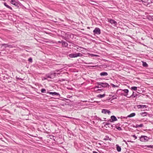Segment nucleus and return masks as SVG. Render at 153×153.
Instances as JSON below:
<instances>
[{"instance_id":"3c124183","label":"nucleus","mask_w":153,"mask_h":153,"mask_svg":"<svg viewBox=\"0 0 153 153\" xmlns=\"http://www.w3.org/2000/svg\"><path fill=\"white\" fill-rule=\"evenodd\" d=\"M128 142H132V143H133L134 142L133 141H128Z\"/></svg>"},{"instance_id":"c85d7f7f","label":"nucleus","mask_w":153,"mask_h":153,"mask_svg":"<svg viewBox=\"0 0 153 153\" xmlns=\"http://www.w3.org/2000/svg\"><path fill=\"white\" fill-rule=\"evenodd\" d=\"M115 127L117 129L119 130L120 131V130H122V128L120 127V126L117 127V126L115 125Z\"/></svg>"},{"instance_id":"8fccbe9b","label":"nucleus","mask_w":153,"mask_h":153,"mask_svg":"<svg viewBox=\"0 0 153 153\" xmlns=\"http://www.w3.org/2000/svg\"><path fill=\"white\" fill-rule=\"evenodd\" d=\"M98 120H100V121H102V120H101V119H100V118L99 117V119H98Z\"/></svg>"},{"instance_id":"49530a36","label":"nucleus","mask_w":153,"mask_h":153,"mask_svg":"<svg viewBox=\"0 0 153 153\" xmlns=\"http://www.w3.org/2000/svg\"><path fill=\"white\" fill-rule=\"evenodd\" d=\"M8 47H10V48H11V47H12V45H8Z\"/></svg>"},{"instance_id":"a18cd8bd","label":"nucleus","mask_w":153,"mask_h":153,"mask_svg":"<svg viewBox=\"0 0 153 153\" xmlns=\"http://www.w3.org/2000/svg\"><path fill=\"white\" fill-rule=\"evenodd\" d=\"M67 89L68 90H72L73 88H67Z\"/></svg>"},{"instance_id":"aec40b11","label":"nucleus","mask_w":153,"mask_h":153,"mask_svg":"<svg viewBox=\"0 0 153 153\" xmlns=\"http://www.w3.org/2000/svg\"><path fill=\"white\" fill-rule=\"evenodd\" d=\"M135 113H133L130 114L128 115L127 116V117H131L134 116L135 115Z\"/></svg>"},{"instance_id":"0e129e2a","label":"nucleus","mask_w":153,"mask_h":153,"mask_svg":"<svg viewBox=\"0 0 153 153\" xmlns=\"http://www.w3.org/2000/svg\"><path fill=\"white\" fill-rule=\"evenodd\" d=\"M152 148H153V146H152Z\"/></svg>"},{"instance_id":"f03ea898","label":"nucleus","mask_w":153,"mask_h":153,"mask_svg":"<svg viewBox=\"0 0 153 153\" xmlns=\"http://www.w3.org/2000/svg\"><path fill=\"white\" fill-rule=\"evenodd\" d=\"M139 137L140 141L143 142H147L151 139L150 138L145 135H142L140 137Z\"/></svg>"},{"instance_id":"13d9d810","label":"nucleus","mask_w":153,"mask_h":153,"mask_svg":"<svg viewBox=\"0 0 153 153\" xmlns=\"http://www.w3.org/2000/svg\"><path fill=\"white\" fill-rule=\"evenodd\" d=\"M105 123H106L105 122H103V124H105Z\"/></svg>"},{"instance_id":"c9c22d12","label":"nucleus","mask_w":153,"mask_h":153,"mask_svg":"<svg viewBox=\"0 0 153 153\" xmlns=\"http://www.w3.org/2000/svg\"><path fill=\"white\" fill-rule=\"evenodd\" d=\"M101 88V86H100V85H98V86H95V87H94V88Z\"/></svg>"},{"instance_id":"b1692460","label":"nucleus","mask_w":153,"mask_h":153,"mask_svg":"<svg viewBox=\"0 0 153 153\" xmlns=\"http://www.w3.org/2000/svg\"><path fill=\"white\" fill-rule=\"evenodd\" d=\"M103 90L102 89H98L97 90L95 91L97 93H100L101 91H102Z\"/></svg>"},{"instance_id":"ddd939ff","label":"nucleus","mask_w":153,"mask_h":153,"mask_svg":"<svg viewBox=\"0 0 153 153\" xmlns=\"http://www.w3.org/2000/svg\"><path fill=\"white\" fill-rule=\"evenodd\" d=\"M62 45L63 47H67L68 46V44L66 42L63 41L62 43Z\"/></svg>"},{"instance_id":"864d4df0","label":"nucleus","mask_w":153,"mask_h":153,"mask_svg":"<svg viewBox=\"0 0 153 153\" xmlns=\"http://www.w3.org/2000/svg\"><path fill=\"white\" fill-rule=\"evenodd\" d=\"M118 125V126H120V123H118V124H117Z\"/></svg>"},{"instance_id":"dca6fc26","label":"nucleus","mask_w":153,"mask_h":153,"mask_svg":"<svg viewBox=\"0 0 153 153\" xmlns=\"http://www.w3.org/2000/svg\"><path fill=\"white\" fill-rule=\"evenodd\" d=\"M105 94H99L97 95V97H98V98H102V97H105Z\"/></svg>"},{"instance_id":"f8f14e48","label":"nucleus","mask_w":153,"mask_h":153,"mask_svg":"<svg viewBox=\"0 0 153 153\" xmlns=\"http://www.w3.org/2000/svg\"><path fill=\"white\" fill-rule=\"evenodd\" d=\"M108 75V73L105 72H102L100 74V75L101 76H107Z\"/></svg>"},{"instance_id":"37998d69","label":"nucleus","mask_w":153,"mask_h":153,"mask_svg":"<svg viewBox=\"0 0 153 153\" xmlns=\"http://www.w3.org/2000/svg\"><path fill=\"white\" fill-rule=\"evenodd\" d=\"M113 125H110V126H108V127L110 128H112L113 127Z\"/></svg>"},{"instance_id":"4c0bfd02","label":"nucleus","mask_w":153,"mask_h":153,"mask_svg":"<svg viewBox=\"0 0 153 153\" xmlns=\"http://www.w3.org/2000/svg\"><path fill=\"white\" fill-rule=\"evenodd\" d=\"M143 126V124H140V125H138V127H142Z\"/></svg>"},{"instance_id":"473e14b6","label":"nucleus","mask_w":153,"mask_h":153,"mask_svg":"<svg viewBox=\"0 0 153 153\" xmlns=\"http://www.w3.org/2000/svg\"><path fill=\"white\" fill-rule=\"evenodd\" d=\"M111 85L112 86V87H114V88L118 87V86L117 85H114V84H112V83H111Z\"/></svg>"},{"instance_id":"a19ab883","label":"nucleus","mask_w":153,"mask_h":153,"mask_svg":"<svg viewBox=\"0 0 153 153\" xmlns=\"http://www.w3.org/2000/svg\"><path fill=\"white\" fill-rule=\"evenodd\" d=\"M133 127L134 128H138V125L137 124L136 126L133 125Z\"/></svg>"},{"instance_id":"6ab92c4d","label":"nucleus","mask_w":153,"mask_h":153,"mask_svg":"<svg viewBox=\"0 0 153 153\" xmlns=\"http://www.w3.org/2000/svg\"><path fill=\"white\" fill-rule=\"evenodd\" d=\"M4 6H6L7 7L10 9L11 10H13L12 8L10 6H9L8 5L6 2H4Z\"/></svg>"},{"instance_id":"79ce46f5","label":"nucleus","mask_w":153,"mask_h":153,"mask_svg":"<svg viewBox=\"0 0 153 153\" xmlns=\"http://www.w3.org/2000/svg\"><path fill=\"white\" fill-rule=\"evenodd\" d=\"M132 136L133 137H134L135 138V139H137V137L135 136V135L134 134L132 135Z\"/></svg>"},{"instance_id":"1a4fd4ad","label":"nucleus","mask_w":153,"mask_h":153,"mask_svg":"<svg viewBox=\"0 0 153 153\" xmlns=\"http://www.w3.org/2000/svg\"><path fill=\"white\" fill-rule=\"evenodd\" d=\"M47 93H48L50 94H51L53 96L54 95H56V96H60V95L58 93H57L55 92H50L49 91H47Z\"/></svg>"},{"instance_id":"412c9836","label":"nucleus","mask_w":153,"mask_h":153,"mask_svg":"<svg viewBox=\"0 0 153 153\" xmlns=\"http://www.w3.org/2000/svg\"><path fill=\"white\" fill-rule=\"evenodd\" d=\"M46 76L47 77V78H49L50 79H53L54 78V76H51L50 74H46Z\"/></svg>"},{"instance_id":"e433bc0d","label":"nucleus","mask_w":153,"mask_h":153,"mask_svg":"<svg viewBox=\"0 0 153 153\" xmlns=\"http://www.w3.org/2000/svg\"><path fill=\"white\" fill-rule=\"evenodd\" d=\"M112 100H114V99H116L117 98V97H116L114 95H113L112 96Z\"/></svg>"},{"instance_id":"9d476101","label":"nucleus","mask_w":153,"mask_h":153,"mask_svg":"<svg viewBox=\"0 0 153 153\" xmlns=\"http://www.w3.org/2000/svg\"><path fill=\"white\" fill-rule=\"evenodd\" d=\"M102 112L105 114L107 113L108 114H111L110 111L106 109H102Z\"/></svg>"},{"instance_id":"09e8293b","label":"nucleus","mask_w":153,"mask_h":153,"mask_svg":"<svg viewBox=\"0 0 153 153\" xmlns=\"http://www.w3.org/2000/svg\"><path fill=\"white\" fill-rule=\"evenodd\" d=\"M123 141L125 142L127 144V145H128V143H127V142L125 140H123Z\"/></svg>"},{"instance_id":"bf43d9fd","label":"nucleus","mask_w":153,"mask_h":153,"mask_svg":"<svg viewBox=\"0 0 153 153\" xmlns=\"http://www.w3.org/2000/svg\"><path fill=\"white\" fill-rule=\"evenodd\" d=\"M48 42V43H49V41H47V42Z\"/></svg>"},{"instance_id":"7ed1b4c3","label":"nucleus","mask_w":153,"mask_h":153,"mask_svg":"<svg viewBox=\"0 0 153 153\" xmlns=\"http://www.w3.org/2000/svg\"><path fill=\"white\" fill-rule=\"evenodd\" d=\"M96 84L98 85H100L101 87H102L103 88H109L110 87L109 85L106 82H97L96 83Z\"/></svg>"},{"instance_id":"423d86ee","label":"nucleus","mask_w":153,"mask_h":153,"mask_svg":"<svg viewBox=\"0 0 153 153\" xmlns=\"http://www.w3.org/2000/svg\"><path fill=\"white\" fill-rule=\"evenodd\" d=\"M10 3L12 4L15 5L17 8H18L20 6L21 3H20L16 2L15 0H11Z\"/></svg>"},{"instance_id":"ea45409f","label":"nucleus","mask_w":153,"mask_h":153,"mask_svg":"<svg viewBox=\"0 0 153 153\" xmlns=\"http://www.w3.org/2000/svg\"><path fill=\"white\" fill-rule=\"evenodd\" d=\"M111 125V124H110L109 123H105V125L104 126H105L106 125L108 126V125Z\"/></svg>"},{"instance_id":"052dcab7","label":"nucleus","mask_w":153,"mask_h":153,"mask_svg":"<svg viewBox=\"0 0 153 153\" xmlns=\"http://www.w3.org/2000/svg\"><path fill=\"white\" fill-rule=\"evenodd\" d=\"M44 79H46L47 78H44Z\"/></svg>"},{"instance_id":"69168bd1","label":"nucleus","mask_w":153,"mask_h":153,"mask_svg":"<svg viewBox=\"0 0 153 153\" xmlns=\"http://www.w3.org/2000/svg\"><path fill=\"white\" fill-rule=\"evenodd\" d=\"M145 148H146L147 147H144Z\"/></svg>"},{"instance_id":"72a5a7b5","label":"nucleus","mask_w":153,"mask_h":153,"mask_svg":"<svg viewBox=\"0 0 153 153\" xmlns=\"http://www.w3.org/2000/svg\"><path fill=\"white\" fill-rule=\"evenodd\" d=\"M89 55L91 57L97 56H98L97 55L94 54H89Z\"/></svg>"},{"instance_id":"e2e57ef3","label":"nucleus","mask_w":153,"mask_h":153,"mask_svg":"<svg viewBox=\"0 0 153 153\" xmlns=\"http://www.w3.org/2000/svg\"><path fill=\"white\" fill-rule=\"evenodd\" d=\"M56 71H59V70H57Z\"/></svg>"},{"instance_id":"c756f323","label":"nucleus","mask_w":153,"mask_h":153,"mask_svg":"<svg viewBox=\"0 0 153 153\" xmlns=\"http://www.w3.org/2000/svg\"><path fill=\"white\" fill-rule=\"evenodd\" d=\"M1 45L2 46H4L5 48L8 47V45L7 44H1Z\"/></svg>"},{"instance_id":"0eeeda50","label":"nucleus","mask_w":153,"mask_h":153,"mask_svg":"<svg viewBox=\"0 0 153 153\" xmlns=\"http://www.w3.org/2000/svg\"><path fill=\"white\" fill-rule=\"evenodd\" d=\"M108 22L111 24H113L114 26H116L117 25V23L114 20L110 19H108Z\"/></svg>"},{"instance_id":"20e7f679","label":"nucleus","mask_w":153,"mask_h":153,"mask_svg":"<svg viewBox=\"0 0 153 153\" xmlns=\"http://www.w3.org/2000/svg\"><path fill=\"white\" fill-rule=\"evenodd\" d=\"M69 56L70 58H75L78 56L82 57L83 55L80 53H72L69 55Z\"/></svg>"},{"instance_id":"f257e3e1","label":"nucleus","mask_w":153,"mask_h":153,"mask_svg":"<svg viewBox=\"0 0 153 153\" xmlns=\"http://www.w3.org/2000/svg\"><path fill=\"white\" fill-rule=\"evenodd\" d=\"M121 89H119L117 91V93H118L120 94L121 95H123L124 96L127 97L128 98H129V97H128V93L129 92V91L127 89H125L123 90L124 92V94L122 93V91Z\"/></svg>"},{"instance_id":"6e6552de","label":"nucleus","mask_w":153,"mask_h":153,"mask_svg":"<svg viewBox=\"0 0 153 153\" xmlns=\"http://www.w3.org/2000/svg\"><path fill=\"white\" fill-rule=\"evenodd\" d=\"M117 120L116 117L112 115L111 117V119L108 120V122H113L115 121H116Z\"/></svg>"},{"instance_id":"603ef678","label":"nucleus","mask_w":153,"mask_h":153,"mask_svg":"<svg viewBox=\"0 0 153 153\" xmlns=\"http://www.w3.org/2000/svg\"><path fill=\"white\" fill-rule=\"evenodd\" d=\"M151 19H152V20H153V16H152Z\"/></svg>"},{"instance_id":"338daca9","label":"nucleus","mask_w":153,"mask_h":153,"mask_svg":"<svg viewBox=\"0 0 153 153\" xmlns=\"http://www.w3.org/2000/svg\"><path fill=\"white\" fill-rule=\"evenodd\" d=\"M124 123H126V122H124Z\"/></svg>"},{"instance_id":"a211bd4d","label":"nucleus","mask_w":153,"mask_h":153,"mask_svg":"<svg viewBox=\"0 0 153 153\" xmlns=\"http://www.w3.org/2000/svg\"><path fill=\"white\" fill-rule=\"evenodd\" d=\"M116 146L117 150V151L118 152H120L121 151V147L120 146L118 145H117V144L116 145Z\"/></svg>"},{"instance_id":"6e6d98bb","label":"nucleus","mask_w":153,"mask_h":153,"mask_svg":"<svg viewBox=\"0 0 153 153\" xmlns=\"http://www.w3.org/2000/svg\"><path fill=\"white\" fill-rule=\"evenodd\" d=\"M66 37H65V38H64V39L65 40H66Z\"/></svg>"},{"instance_id":"9b49d317","label":"nucleus","mask_w":153,"mask_h":153,"mask_svg":"<svg viewBox=\"0 0 153 153\" xmlns=\"http://www.w3.org/2000/svg\"><path fill=\"white\" fill-rule=\"evenodd\" d=\"M137 107L138 108H146L147 107V106L146 105H137Z\"/></svg>"},{"instance_id":"bb28decb","label":"nucleus","mask_w":153,"mask_h":153,"mask_svg":"<svg viewBox=\"0 0 153 153\" xmlns=\"http://www.w3.org/2000/svg\"><path fill=\"white\" fill-rule=\"evenodd\" d=\"M137 87L136 86L132 87L131 88V89L132 90H134V91H136L137 90Z\"/></svg>"},{"instance_id":"4d7b16f0","label":"nucleus","mask_w":153,"mask_h":153,"mask_svg":"<svg viewBox=\"0 0 153 153\" xmlns=\"http://www.w3.org/2000/svg\"><path fill=\"white\" fill-rule=\"evenodd\" d=\"M66 100H69L68 99H66Z\"/></svg>"},{"instance_id":"5fc2aeb1","label":"nucleus","mask_w":153,"mask_h":153,"mask_svg":"<svg viewBox=\"0 0 153 153\" xmlns=\"http://www.w3.org/2000/svg\"><path fill=\"white\" fill-rule=\"evenodd\" d=\"M94 102H99L95 101H94Z\"/></svg>"},{"instance_id":"58836bf2","label":"nucleus","mask_w":153,"mask_h":153,"mask_svg":"<svg viewBox=\"0 0 153 153\" xmlns=\"http://www.w3.org/2000/svg\"><path fill=\"white\" fill-rule=\"evenodd\" d=\"M94 119H95V120H98V119H99V117H97V116H95L94 117Z\"/></svg>"},{"instance_id":"39448f33","label":"nucleus","mask_w":153,"mask_h":153,"mask_svg":"<svg viewBox=\"0 0 153 153\" xmlns=\"http://www.w3.org/2000/svg\"><path fill=\"white\" fill-rule=\"evenodd\" d=\"M93 32L94 35L96 34L100 35L101 33V30L99 28L96 27L94 30Z\"/></svg>"},{"instance_id":"a878e982","label":"nucleus","mask_w":153,"mask_h":153,"mask_svg":"<svg viewBox=\"0 0 153 153\" xmlns=\"http://www.w3.org/2000/svg\"><path fill=\"white\" fill-rule=\"evenodd\" d=\"M111 139H109V137L108 136H105V137L104 138V140H111Z\"/></svg>"},{"instance_id":"f3484780","label":"nucleus","mask_w":153,"mask_h":153,"mask_svg":"<svg viewBox=\"0 0 153 153\" xmlns=\"http://www.w3.org/2000/svg\"><path fill=\"white\" fill-rule=\"evenodd\" d=\"M59 74V73H56L54 72H51L50 74V76H54V78L55 77V76H56V74Z\"/></svg>"},{"instance_id":"4468645a","label":"nucleus","mask_w":153,"mask_h":153,"mask_svg":"<svg viewBox=\"0 0 153 153\" xmlns=\"http://www.w3.org/2000/svg\"><path fill=\"white\" fill-rule=\"evenodd\" d=\"M143 63V66L145 68H147L148 67V65L146 63V62L144 61H142Z\"/></svg>"},{"instance_id":"2f4dec72","label":"nucleus","mask_w":153,"mask_h":153,"mask_svg":"<svg viewBox=\"0 0 153 153\" xmlns=\"http://www.w3.org/2000/svg\"><path fill=\"white\" fill-rule=\"evenodd\" d=\"M28 61L30 63H32L33 61L31 57H30L28 59Z\"/></svg>"},{"instance_id":"7c9ffc66","label":"nucleus","mask_w":153,"mask_h":153,"mask_svg":"<svg viewBox=\"0 0 153 153\" xmlns=\"http://www.w3.org/2000/svg\"><path fill=\"white\" fill-rule=\"evenodd\" d=\"M128 117H127H127H123L122 116H121L120 117H118V118H120L121 119H127V118H128Z\"/></svg>"},{"instance_id":"4be33fe9","label":"nucleus","mask_w":153,"mask_h":153,"mask_svg":"<svg viewBox=\"0 0 153 153\" xmlns=\"http://www.w3.org/2000/svg\"><path fill=\"white\" fill-rule=\"evenodd\" d=\"M147 114L148 113L146 112H144L140 113V114L143 117L146 116Z\"/></svg>"},{"instance_id":"c03bdc74","label":"nucleus","mask_w":153,"mask_h":153,"mask_svg":"<svg viewBox=\"0 0 153 153\" xmlns=\"http://www.w3.org/2000/svg\"><path fill=\"white\" fill-rule=\"evenodd\" d=\"M63 40H62V41H59L58 42V43H62V42H63Z\"/></svg>"},{"instance_id":"680f3d73","label":"nucleus","mask_w":153,"mask_h":153,"mask_svg":"<svg viewBox=\"0 0 153 153\" xmlns=\"http://www.w3.org/2000/svg\"><path fill=\"white\" fill-rule=\"evenodd\" d=\"M68 96H69V95H68L67 96V98H69V97H68ZM69 98H70V97H69Z\"/></svg>"},{"instance_id":"cd10ccee","label":"nucleus","mask_w":153,"mask_h":153,"mask_svg":"<svg viewBox=\"0 0 153 153\" xmlns=\"http://www.w3.org/2000/svg\"><path fill=\"white\" fill-rule=\"evenodd\" d=\"M41 92L42 93H46V90L45 88H42L41 90Z\"/></svg>"},{"instance_id":"5701e85b","label":"nucleus","mask_w":153,"mask_h":153,"mask_svg":"<svg viewBox=\"0 0 153 153\" xmlns=\"http://www.w3.org/2000/svg\"><path fill=\"white\" fill-rule=\"evenodd\" d=\"M138 95L137 94H134V92H133L132 94L130 96L129 98H131L132 97H135Z\"/></svg>"},{"instance_id":"2eb2a0df","label":"nucleus","mask_w":153,"mask_h":153,"mask_svg":"<svg viewBox=\"0 0 153 153\" xmlns=\"http://www.w3.org/2000/svg\"><path fill=\"white\" fill-rule=\"evenodd\" d=\"M140 146L142 148H144V149H146V148H145L144 147H147L148 148H152V146H151V145H145V146L141 145V146Z\"/></svg>"},{"instance_id":"393cba45","label":"nucleus","mask_w":153,"mask_h":153,"mask_svg":"<svg viewBox=\"0 0 153 153\" xmlns=\"http://www.w3.org/2000/svg\"><path fill=\"white\" fill-rule=\"evenodd\" d=\"M147 2L148 4H150L153 3V0H147Z\"/></svg>"},{"instance_id":"f704fd0d","label":"nucleus","mask_w":153,"mask_h":153,"mask_svg":"<svg viewBox=\"0 0 153 153\" xmlns=\"http://www.w3.org/2000/svg\"><path fill=\"white\" fill-rule=\"evenodd\" d=\"M66 80L65 79H59V81H60V82H62L63 81H65Z\"/></svg>"},{"instance_id":"de8ad7c7","label":"nucleus","mask_w":153,"mask_h":153,"mask_svg":"<svg viewBox=\"0 0 153 153\" xmlns=\"http://www.w3.org/2000/svg\"><path fill=\"white\" fill-rule=\"evenodd\" d=\"M93 153H98V152H96V151H94L93 152Z\"/></svg>"}]
</instances>
